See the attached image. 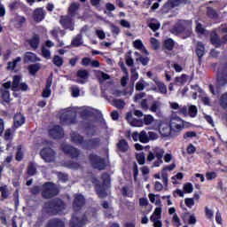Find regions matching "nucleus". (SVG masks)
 Returning a JSON list of instances; mask_svg holds the SVG:
<instances>
[{"label":"nucleus","mask_w":227,"mask_h":227,"mask_svg":"<svg viewBox=\"0 0 227 227\" xmlns=\"http://www.w3.org/2000/svg\"><path fill=\"white\" fill-rule=\"evenodd\" d=\"M72 112H65L61 114L59 120L62 126H70L77 124L78 121L76 115L74 114V116H72Z\"/></svg>","instance_id":"nucleus-8"},{"label":"nucleus","mask_w":227,"mask_h":227,"mask_svg":"<svg viewBox=\"0 0 227 227\" xmlns=\"http://www.w3.org/2000/svg\"><path fill=\"white\" fill-rule=\"evenodd\" d=\"M184 191L186 193H192L193 192V184L192 183H186L184 185Z\"/></svg>","instance_id":"nucleus-58"},{"label":"nucleus","mask_w":227,"mask_h":227,"mask_svg":"<svg viewBox=\"0 0 227 227\" xmlns=\"http://www.w3.org/2000/svg\"><path fill=\"white\" fill-rule=\"evenodd\" d=\"M26 122V118L21 113L17 114L14 115V121H13V127L18 129L22 127Z\"/></svg>","instance_id":"nucleus-20"},{"label":"nucleus","mask_w":227,"mask_h":227,"mask_svg":"<svg viewBox=\"0 0 227 227\" xmlns=\"http://www.w3.org/2000/svg\"><path fill=\"white\" fill-rule=\"evenodd\" d=\"M190 0H168L165 2L162 6V12L167 13L169 12L172 9L178 7L182 4H189Z\"/></svg>","instance_id":"nucleus-9"},{"label":"nucleus","mask_w":227,"mask_h":227,"mask_svg":"<svg viewBox=\"0 0 227 227\" xmlns=\"http://www.w3.org/2000/svg\"><path fill=\"white\" fill-rule=\"evenodd\" d=\"M62 152L72 159H76L80 156V151L73 145H66L62 146Z\"/></svg>","instance_id":"nucleus-13"},{"label":"nucleus","mask_w":227,"mask_h":227,"mask_svg":"<svg viewBox=\"0 0 227 227\" xmlns=\"http://www.w3.org/2000/svg\"><path fill=\"white\" fill-rule=\"evenodd\" d=\"M32 18L35 23L42 22L45 19V11L43 8L35 9Z\"/></svg>","instance_id":"nucleus-16"},{"label":"nucleus","mask_w":227,"mask_h":227,"mask_svg":"<svg viewBox=\"0 0 227 227\" xmlns=\"http://www.w3.org/2000/svg\"><path fill=\"white\" fill-rule=\"evenodd\" d=\"M116 148L121 153H125L129 150V144H128L127 140L121 139L119 141V143L116 144Z\"/></svg>","instance_id":"nucleus-28"},{"label":"nucleus","mask_w":227,"mask_h":227,"mask_svg":"<svg viewBox=\"0 0 227 227\" xmlns=\"http://www.w3.org/2000/svg\"><path fill=\"white\" fill-rule=\"evenodd\" d=\"M101 178L103 180V184H109L111 183L110 175L108 173H106V172L102 174Z\"/></svg>","instance_id":"nucleus-56"},{"label":"nucleus","mask_w":227,"mask_h":227,"mask_svg":"<svg viewBox=\"0 0 227 227\" xmlns=\"http://www.w3.org/2000/svg\"><path fill=\"white\" fill-rule=\"evenodd\" d=\"M150 221L153 223L154 227H162V223L156 217H154V215H151L150 217Z\"/></svg>","instance_id":"nucleus-53"},{"label":"nucleus","mask_w":227,"mask_h":227,"mask_svg":"<svg viewBox=\"0 0 227 227\" xmlns=\"http://www.w3.org/2000/svg\"><path fill=\"white\" fill-rule=\"evenodd\" d=\"M52 63L55 67H61L64 65V59L62 57L55 55L52 59Z\"/></svg>","instance_id":"nucleus-37"},{"label":"nucleus","mask_w":227,"mask_h":227,"mask_svg":"<svg viewBox=\"0 0 227 227\" xmlns=\"http://www.w3.org/2000/svg\"><path fill=\"white\" fill-rule=\"evenodd\" d=\"M184 122V121L180 117H171L168 126H170L171 129L179 135L183 129L185 127Z\"/></svg>","instance_id":"nucleus-10"},{"label":"nucleus","mask_w":227,"mask_h":227,"mask_svg":"<svg viewBox=\"0 0 227 227\" xmlns=\"http://www.w3.org/2000/svg\"><path fill=\"white\" fill-rule=\"evenodd\" d=\"M175 82L176 84H185L187 82V74H182L181 76L176 77Z\"/></svg>","instance_id":"nucleus-44"},{"label":"nucleus","mask_w":227,"mask_h":227,"mask_svg":"<svg viewBox=\"0 0 227 227\" xmlns=\"http://www.w3.org/2000/svg\"><path fill=\"white\" fill-rule=\"evenodd\" d=\"M195 51H196L199 60H201V59L203 58V56L205 54V46L201 42L197 43Z\"/></svg>","instance_id":"nucleus-30"},{"label":"nucleus","mask_w":227,"mask_h":227,"mask_svg":"<svg viewBox=\"0 0 227 227\" xmlns=\"http://www.w3.org/2000/svg\"><path fill=\"white\" fill-rule=\"evenodd\" d=\"M137 160L138 165H141V166L145 165V153H138L137 155Z\"/></svg>","instance_id":"nucleus-54"},{"label":"nucleus","mask_w":227,"mask_h":227,"mask_svg":"<svg viewBox=\"0 0 227 227\" xmlns=\"http://www.w3.org/2000/svg\"><path fill=\"white\" fill-rule=\"evenodd\" d=\"M65 167L72 169H78L80 168V165L78 162L67 160L65 162Z\"/></svg>","instance_id":"nucleus-41"},{"label":"nucleus","mask_w":227,"mask_h":227,"mask_svg":"<svg viewBox=\"0 0 227 227\" xmlns=\"http://www.w3.org/2000/svg\"><path fill=\"white\" fill-rule=\"evenodd\" d=\"M121 192L123 197L132 198L133 196V193L129 192L128 186H123L121 189Z\"/></svg>","instance_id":"nucleus-61"},{"label":"nucleus","mask_w":227,"mask_h":227,"mask_svg":"<svg viewBox=\"0 0 227 227\" xmlns=\"http://www.w3.org/2000/svg\"><path fill=\"white\" fill-rule=\"evenodd\" d=\"M158 130L163 137H176L179 134L167 122L159 124Z\"/></svg>","instance_id":"nucleus-6"},{"label":"nucleus","mask_w":227,"mask_h":227,"mask_svg":"<svg viewBox=\"0 0 227 227\" xmlns=\"http://www.w3.org/2000/svg\"><path fill=\"white\" fill-rule=\"evenodd\" d=\"M45 227H66V223L61 218H51Z\"/></svg>","instance_id":"nucleus-18"},{"label":"nucleus","mask_w":227,"mask_h":227,"mask_svg":"<svg viewBox=\"0 0 227 227\" xmlns=\"http://www.w3.org/2000/svg\"><path fill=\"white\" fill-rule=\"evenodd\" d=\"M28 45L34 50H37L40 43V37L37 34H35L31 39L27 41Z\"/></svg>","instance_id":"nucleus-27"},{"label":"nucleus","mask_w":227,"mask_h":227,"mask_svg":"<svg viewBox=\"0 0 227 227\" xmlns=\"http://www.w3.org/2000/svg\"><path fill=\"white\" fill-rule=\"evenodd\" d=\"M83 42H82V35L79 34L78 35H76L73 40H72V46L74 48H78L81 45H82Z\"/></svg>","instance_id":"nucleus-33"},{"label":"nucleus","mask_w":227,"mask_h":227,"mask_svg":"<svg viewBox=\"0 0 227 227\" xmlns=\"http://www.w3.org/2000/svg\"><path fill=\"white\" fill-rule=\"evenodd\" d=\"M220 106L223 108H227V92L223 93L220 98Z\"/></svg>","instance_id":"nucleus-49"},{"label":"nucleus","mask_w":227,"mask_h":227,"mask_svg":"<svg viewBox=\"0 0 227 227\" xmlns=\"http://www.w3.org/2000/svg\"><path fill=\"white\" fill-rule=\"evenodd\" d=\"M36 172H37V169H36V167L35 165L30 164V165L27 166V177L35 176Z\"/></svg>","instance_id":"nucleus-38"},{"label":"nucleus","mask_w":227,"mask_h":227,"mask_svg":"<svg viewBox=\"0 0 227 227\" xmlns=\"http://www.w3.org/2000/svg\"><path fill=\"white\" fill-rule=\"evenodd\" d=\"M217 84L221 87L227 84V61L225 62L223 72L217 74Z\"/></svg>","instance_id":"nucleus-17"},{"label":"nucleus","mask_w":227,"mask_h":227,"mask_svg":"<svg viewBox=\"0 0 227 227\" xmlns=\"http://www.w3.org/2000/svg\"><path fill=\"white\" fill-rule=\"evenodd\" d=\"M30 192L32 195H37L42 192V187L35 185L30 189Z\"/></svg>","instance_id":"nucleus-64"},{"label":"nucleus","mask_w":227,"mask_h":227,"mask_svg":"<svg viewBox=\"0 0 227 227\" xmlns=\"http://www.w3.org/2000/svg\"><path fill=\"white\" fill-rule=\"evenodd\" d=\"M66 203L62 199L55 198L44 203L43 210L47 215H61L66 210Z\"/></svg>","instance_id":"nucleus-2"},{"label":"nucleus","mask_w":227,"mask_h":227,"mask_svg":"<svg viewBox=\"0 0 227 227\" xmlns=\"http://www.w3.org/2000/svg\"><path fill=\"white\" fill-rule=\"evenodd\" d=\"M205 28L202 27V24L199 21L196 20V32L197 34L200 35H204L205 34Z\"/></svg>","instance_id":"nucleus-55"},{"label":"nucleus","mask_w":227,"mask_h":227,"mask_svg":"<svg viewBox=\"0 0 227 227\" xmlns=\"http://www.w3.org/2000/svg\"><path fill=\"white\" fill-rule=\"evenodd\" d=\"M40 156L45 162H55L57 153L51 147H44L41 149Z\"/></svg>","instance_id":"nucleus-7"},{"label":"nucleus","mask_w":227,"mask_h":227,"mask_svg":"<svg viewBox=\"0 0 227 227\" xmlns=\"http://www.w3.org/2000/svg\"><path fill=\"white\" fill-rule=\"evenodd\" d=\"M210 42L211 44L216 49L221 48L222 46V40L220 36L217 35V32L211 33Z\"/></svg>","instance_id":"nucleus-22"},{"label":"nucleus","mask_w":227,"mask_h":227,"mask_svg":"<svg viewBox=\"0 0 227 227\" xmlns=\"http://www.w3.org/2000/svg\"><path fill=\"white\" fill-rule=\"evenodd\" d=\"M184 204L187 207L189 208H192V207L194 206L195 202H194V199L192 198H186L184 200Z\"/></svg>","instance_id":"nucleus-63"},{"label":"nucleus","mask_w":227,"mask_h":227,"mask_svg":"<svg viewBox=\"0 0 227 227\" xmlns=\"http://www.w3.org/2000/svg\"><path fill=\"white\" fill-rule=\"evenodd\" d=\"M73 198L72 207L74 214L69 221V227H84L91 219L97 218V208H89L85 213H80L86 205V199L82 193H74Z\"/></svg>","instance_id":"nucleus-1"},{"label":"nucleus","mask_w":227,"mask_h":227,"mask_svg":"<svg viewBox=\"0 0 227 227\" xmlns=\"http://www.w3.org/2000/svg\"><path fill=\"white\" fill-rule=\"evenodd\" d=\"M59 24L65 29H68L69 31H74L71 16L69 15L60 16Z\"/></svg>","instance_id":"nucleus-15"},{"label":"nucleus","mask_w":227,"mask_h":227,"mask_svg":"<svg viewBox=\"0 0 227 227\" xmlns=\"http://www.w3.org/2000/svg\"><path fill=\"white\" fill-rule=\"evenodd\" d=\"M21 77L20 75H14L12 80V89L17 90L19 85H20Z\"/></svg>","instance_id":"nucleus-45"},{"label":"nucleus","mask_w":227,"mask_h":227,"mask_svg":"<svg viewBox=\"0 0 227 227\" xmlns=\"http://www.w3.org/2000/svg\"><path fill=\"white\" fill-rule=\"evenodd\" d=\"M59 191L54 183H44L42 185V198L43 199H52L58 196Z\"/></svg>","instance_id":"nucleus-4"},{"label":"nucleus","mask_w":227,"mask_h":227,"mask_svg":"<svg viewBox=\"0 0 227 227\" xmlns=\"http://www.w3.org/2000/svg\"><path fill=\"white\" fill-rule=\"evenodd\" d=\"M96 192L98 194V197H99L100 199L107 197V192H106V189L100 185L97 188Z\"/></svg>","instance_id":"nucleus-42"},{"label":"nucleus","mask_w":227,"mask_h":227,"mask_svg":"<svg viewBox=\"0 0 227 227\" xmlns=\"http://www.w3.org/2000/svg\"><path fill=\"white\" fill-rule=\"evenodd\" d=\"M52 84V77L49 76L46 80V85H45V89L43 90L42 91V97L43 98H50L51 95V87Z\"/></svg>","instance_id":"nucleus-21"},{"label":"nucleus","mask_w":227,"mask_h":227,"mask_svg":"<svg viewBox=\"0 0 227 227\" xmlns=\"http://www.w3.org/2000/svg\"><path fill=\"white\" fill-rule=\"evenodd\" d=\"M76 77L83 80H87L90 77V73L86 69H79L76 72Z\"/></svg>","instance_id":"nucleus-35"},{"label":"nucleus","mask_w":227,"mask_h":227,"mask_svg":"<svg viewBox=\"0 0 227 227\" xmlns=\"http://www.w3.org/2000/svg\"><path fill=\"white\" fill-rule=\"evenodd\" d=\"M147 26L153 32H156L160 28V22L155 19H151L147 20Z\"/></svg>","instance_id":"nucleus-25"},{"label":"nucleus","mask_w":227,"mask_h":227,"mask_svg":"<svg viewBox=\"0 0 227 227\" xmlns=\"http://www.w3.org/2000/svg\"><path fill=\"white\" fill-rule=\"evenodd\" d=\"M139 141L142 144H147L149 143V137L147 136L146 132L145 130H142L139 137Z\"/></svg>","instance_id":"nucleus-46"},{"label":"nucleus","mask_w":227,"mask_h":227,"mask_svg":"<svg viewBox=\"0 0 227 227\" xmlns=\"http://www.w3.org/2000/svg\"><path fill=\"white\" fill-rule=\"evenodd\" d=\"M164 49L172 51L175 49V41L173 39H166L163 43Z\"/></svg>","instance_id":"nucleus-32"},{"label":"nucleus","mask_w":227,"mask_h":227,"mask_svg":"<svg viewBox=\"0 0 227 227\" xmlns=\"http://www.w3.org/2000/svg\"><path fill=\"white\" fill-rule=\"evenodd\" d=\"M0 94L3 100L6 103H10V91L9 90L0 89Z\"/></svg>","instance_id":"nucleus-36"},{"label":"nucleus","mask_w":227,"mask_h":227,"mask_svg":"<svg viewBox=\"0 0 227 227\" xmlns=\"http://www.w3.org/2000/svg\"><path fill=\"white\" fill-rule=\"evenodd\" d=\"M49 136L54 139H61L64 137V129L59 125H55L53 128L50 129Z\"/></svg>","instance_id":"nucleus-14"},{"label":"nucleus","mask_w":227,"mask_h":227,"mask_svg":"<svg viewBox=\"0 0 227 227\" xmlns=\"http://www.w3.org/2000/svg\"><path fill=\"white\" fill-rule=\"evenodd\" d=\"M88 159L90 165L99 171L105 170L106 168H107L106 160L105 158H101L95 153H90Z\"/></svg>","instance_id":"nucleus-5"},{"label":"nucleus","mask_w":227,"mask_h":227,"mask_svg":"<svg viewBox=\"0 0 227 227\" xmlns=\"http://www.w3.org/2000/svg\"><path fill=\"white\" fill-rule=\"evenodd\" d=\"M155 84H156L160 93L167 94L168 90H167V86L165 85V83H163L160 81H156Z\"/></svg>","instance_id":"nucleus-39"},{"label":"nucleus","mask_w":227,"mask_h":227,"mask_svg":"<svg viewBox=\"0 0 227 227\" xmlns=\"http://www.w3.org/2000/svg\"><path fill=\"white\" fill-rule=\"evenodd\" d=\"M137 61H140L143 67H146L149 63V58L148 57H138L136 59Z\"/></svg>","instance_id":"nucleus-59"},{"label":"nucleus","mask_w":227,"mask_h":227,"mask_svg":"<svg viewBox=\"0 0 227 227\" xmlns=\"http://www.w3.org/2000/svg\"><path fill=\"white\" fill-rule=\"evenodd\" d=\"M164 155L165 150L159 146H154L148 153L147 161L152 162L156 159V160L153 163V167L159 168L163 163L162 158Z\"/></svg>","instance_id":"nucleus-3"},{"label":"nucleus","mask_w":227,"mask_h":227,"mask_svg":"<svg viewBox=\"0 0 227 227\" xmlns=\"http://www.w3.org/2000/svg\"><path fill=\"white\" fill-rule=\"evenodd\" d=\"M160 109V102L159 101H156V100H153L152 102V105H151V107H150V111L152 113H156L157 110Z\"/></svg>","instance_id":"nucleus-51"},{"label":"nucleus","mask_w":227,"mask_h":227,"mask_svg":"<svg viewBox=\"0 0 227 227\" xmlns=\"http://www.w3.org/2000/svg\"><path fill=\"white\" fill-rule=\"evenodd\" d=\"M138 175H139L138 165H137V163L134 162V164H133V176H134V180L135 181H137Z\"/></svg>","instance_id":"nucleus-60"},{"label":"nucleus","mask_w":227,"mask_h":227,"mask_svg":"<svg viewBox=\"0 0 227 227\" xmlns=\"http://www.w3.org/2000/svg\"><path fill=\"white\" fill-rule=\"evenodd\" d=\"M206 15L207 19L217 20L220 17L217 11L212 7H207Z\"/></svg>","instance_id":"nucleus-29"},{"label":"nucleus","mask_w":227,"mask_h":227,"mask_svg":"<svg viewBox=\"0 0 227 227\" xmlns=\"http://www.w3.org/2000/svg\"><path fill=\"white\" fill-rule=\"evenodd\" d=\"M45 219L43 215L38 216L37 221H35L34 227H42Z\"/></svg>","instance_id":"nucleus-62"},{"label":"nucleus","mask_w":227,"mask_h":227,"mask_svg":"<svg viewBox=\"0 0 227 227\" xmlns=\"http://www.w3.org/2000/svg\"><path fill=\"white\" fill-rule=\"evenodd\" d=\"M23 146L21 145L17 146V153H16V160L18 162H21L24 159V152H23Z\"/></svg>","instance_id":"nucleus-34"},{"label":"nucleus","mask_w":227,"mask_h":227,"mask_svg":"<svg viewBox=\"0 0 227 227\" xmlns=\"http://www.w3.org/2000/svg\"><path fill=\"white\" fill-rule=\"evenodd\" d=\"M22 60L21 57H17L12 62L7 63V69L14 70L17 67V63Z\"/></svg>","instance_id":"nucleus-40"},{"label":"nucleus","mask_w":227,"mask_h":227,"mask_svg":"<svg viewBox=\"0 0 227 227\" xmlns=\"http://www.w3.org/2000/svg\"><path fill=\"white\" fill-rule=\"evenodd\" d=\"M143 121L145 126H149L154 121V118L150 114L145 115Z\"/></svg>","instance_id":"nucleus-48"},{"label":"nucleus","mask_w":227,"mask_h":227,"mask_svg":"<svg viewBox=\"0 0 227 227\" xmlns=\"http://www.w3.org/2000/svg\"><path fill=\"white\" fill-rule=\"evenodd\" d=\"M23 60L25 64H28V63H35V61H40V59L36 57L35 53L31 51H27L24 54Z\"/></svg>","instance_id":"nucleus-19"},{"label":"nucleus","mask_w":227,"mask_h":227,"mask_svg":"<svg viewBox=\"0 0 227 227\" xmlns=\"http://www.w3.org/2000/svg\"><path fill=\"white\" fill-rule=\"evenodd\" d=\"M190 25L188 20H178L174 27L171 28V33L176 35H181L186 31Z\"/></svg>","instance_id":"nucleus-11"},{"label":"nucleus","mask_w":227,"mask_h":227,"mask_svg":"<svg viewBox=\"0 0 227 227\" xmlns=\"http://www.w3.org/2000/svg\"><path fill=\"white\" fill-rule=\"evenodd\" d=\"M198 114V109L197 106L194 105L190 106L189 109H188V114L191 118H195L197 116Z\"/></svg>","instance_id":"nucleus-43"},{"label":"nucleus","mask_w":227,"mask_h":227,"mask_svg":"<svg viewBox=\"0 0 227 227\" xmlns=\"http://www.w3.org/2000/svg\"><path fill=\"white\" fill-rule=\"evenodd\" d=\"M42 69V64L40 63H35L27 66V71L28 74H30L32 76H35L37 72Z\"/></svg>","instance_id":"nucleus-24"},{"label":"nucleus","mask_w":227,"mask_h":227,"mask_svg":"<svg viewBox=\"0 0 227 227\" xmlns=\"http://www.w3.org/2000/svg\"><path fill=\"white\" fill-rule=\"evenodd\" d=\"M131 127H143V121L137 118H132L130 121Z\"/></svg>","instance_id":"nucleus-50"},{"label":"nucleus","mask_w":227,"mask_h":227,"mask_svg":"<svg viewBox=\"0 0 227 227\" xmlns=\"http://www.w3.org/2000/svg\"><path fill=\"white\" fill-rule=\"evenodd\" d=\"M133 46L135 49L141 51L145 48V44H143L142 41L140 39H137L133 43Z\"/></svg>","instance_id":"nucleus-47"},{"label":"nucleus","mask_w":227,"mask_h":227,"mask_svg":"<svg viewBox=\"0 0 227 227\" xmlns=\"http://www.w3.org/2000/svg\"><path fill=\"white\" fill-rule=\"evenodd\" d=\"M1 198L7 199L9 197L7 185L0 186Z\"/></svg>","instance_id":"nucleus-52"},{"label":"nucleus","mask_w":227,"mask_h":227,"mask_svg":"<svg viewBox=\"0 0 227 227\" xmlns=\"http://www.w3.org/2000/svg\"><path fill=\"white\" fill-rule=\"evenodd\" d=\"M80 4L77 2H73L71 5H69L67 10V14L71 18H74L79 11Z\"/></svg>","instance_id":"nucleus-23"},{"label":"nucleus","mask_w":227,"mask_h":227,"mask_svg":"<svg viewBox=\"0 0 227 227\" xmlns=\"http://www.w3.org/2000/svg\"><path fill=\"white\" fill-rule=\"evenodd\" d=\"M71 140L74 145H83L84 142L86 141L84 139V137L78 133H73L71 135Z\"/></svg>","instance_id":"nucleus-26"},{"label":"nucleus","mask_w":227,"mask_h":227,"mask_svg":"<svg viewBox=\"0 0 227 227\" xmlns=\"http://www.w3.org/2000/svg\"><path fill=\"white\" fill-rule=\"evenodd\" d=\"M99 146H100L99 137H94L89 140H85V142L82 144V148L84 150H96Z\"/></svg>","instance_id":"nucleus-12"},{"label":"nucleus","mask_w":227,"mask_h":227,"mask_svg":"<svg viewBox=\"0 0 227 227\" xmlns=\"http://www.w3.org/2000/svg\"><path fill=\"white\" fill-rule=\"evenodd\" d=\"M217 177V174L215 171L206 172V179L207 181L215 180Z\"/></svg>","instance_id":"nucleus-57"},{"label":"nucleus","mask_w":227,"mask_h":227,"mask_svg":"<svg viewBox=\"0 0 227 227\" xmlns=\"http://www.w3.org/2000/svg\"><path fill=\"white\" fill-rule=\"evenodd\" d=\"M112 105H113V106H114L115 108L121 110V109H124V108H125L126 103H125L124 99L114 98Z\"/></svg>","instance_id":"nucleus-31"}]
</instances>
